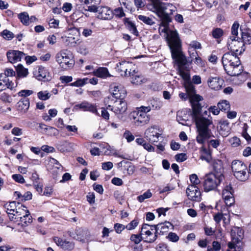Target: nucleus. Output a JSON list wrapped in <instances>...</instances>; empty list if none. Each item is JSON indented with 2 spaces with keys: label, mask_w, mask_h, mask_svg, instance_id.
I'll list each match as a JSON object with an SVG mask.
<instances>
[{
  "label": "nucleus",
  "mask_w": 251,
  "mask_h": 251,
  "mask_svg": "<svg viewBox=\"0 0 251 251\" xmlns=\"http://www.w3.org/2000/svg\"><path fill=\"white\" fill-rule=\"evenodd\" d=\"M193 112L194 121L197 129L198 135L197 142L203 145L205 141L214 137L209 126L212 124L211 120L203 117L202 111H192Z\"/></svg>",
  "instance_id": "1"
},
{
  "label": "nucleus",
  "mask_w": 251,
  "mask_h": 251,
  "mask_svg": "<svg viewBox=\"0 0 251 251\" xmlns=\"http://www.w3.org/2000/svg\"><path fill=\"white\" fill-rule=\"evenodd\" d=\"M222 62L226 73L230 76H236L243 72V67L238 55L230 52L225 53Z\"/></svg>",
  "instance_id": "2"
},
{
  "label": "nucleus",
  "mask_w": 251,
  "mask_h": 251,
  "mask_svg": "<svg viewBox=\"0 0 251 251\" xmlns=\"http://www.w3.org/2000/svg\"><path fill=\"white\" fill-rule=\"evenodd\" d=\"M174 62L177 66L179 75L185 81H189L190 75L189 70L185 65L188 61L181 50V48L171 50Z\"/></svg>",
  "instance_id": "3"
},
{
  "label": "nucleus",
  "mask_w": 251,
  "mask_h": 251,
  "mask_svg": "<svg viewBox=\"0 0 251 251\" xmlns=\"http://www.w3.org/2000/svg\"><path fill=\"white\" fill-rule=\"evenodd\" d=\"M231 169L234 176L239 181H245L250 177L249 169L242 161L235 160L232 162Z\"/></svg>",
  "instance_id": "4"
},
{
  "label": "nucleus",
  "mask_w": 251,
  "mask_h": 251,
  "mask_svg": "<svg viewBox=\"0 0 251 251\" xmlns=\"http://www.w3.org/2000/svg\"><path fill=\"white\" fill-rule=\"evenodd\" d=\"M55 59L60 67L64 70L71 68L75 64L73 54L67 50H62L58 52L55 56Z\"/></svg>",
  "instance_id": "5"
},
{
  "label": "nucleus",
  "mask_w": 251,
  "mask_h": 251,
  "mask_svg": "<svg viewBox=\"0 0 251 251\" xmlns=\"http://www.w3.org/2000/svg\"><path fill=\"white\" fill-rule=\"evenodd\" d=\"M203 178V187L206 192L215 190L223 179L214 175L213 172L206 174Z\"/></svg>",
  "instance_id": "6"
},
{
  "label": "nucleus",
  "mask_w": 251,
  "mask_h": 251,
  "mask_svg": "<svg viewBox=\"0 0 251 251\" xmlns=\"http://www.w3.org/2000/svg\"><path fill=\"white\" fill-rule=\"evenodd\" d=\"M150 111H131L128 116L134 120L137 126H143L148 124L150 120V115L147 113Z\"/></svg>",
  "instance_id": "7"
},
{
  "label": "nucleus",
  "mask_w": 251,
  "mask_h": 251,
  "mask_svg": "<svg viewBox=\"0 0 251 251\" xmlns=\"http://www.w3.org/2000/svg\"><path fill=\"white\" fill-rule=\"evenodd\" d=\"M227 47L233 54L236 55L241 54L245 50L244 43L241 42L240 39L229 38L227 41Z\"/></svg>",
  "instance_id": "8"
},
{
  "label": "nucleus",
  "mask_w": 251,
  "mask_h": 251,
  "mask_svg": "<svg viewBox=\"0 0 251 251\" xmlns=\"http://www.w3.org/2000/svg\"><path fill=\"white\" fill-rule=\"evenodd\" d=\"M66 32L68 35L66 42H68V45L75 46L81 42L80 38L79 29L75 27L69 28Z\"/></svg>",
  "instance_id": "9"
},
{
  "label": "nucleus",
  "mask_w": 251,
  "mask_h": 251,
  "mask_svg": "<svg viewBox=\"0 0 251 251\" xmlns=\"http://www.w3.org/2000/svg\"><path fill=\"white\" fill-rule=\"evenodd\" d=\"M234 191L231 184H226L222 191V198L227 206H231L235 202Z\"/></svg>",
  "instance_id": "10"
},
{
  "label": "nucleus",
  "mask_w": 251,
  "mask_h": 251,
  "mask_svg": "<svg viewBox=\"0 0 251 251\" xmlns=\"http://www.w3.org/2000/svg\"><path fill=\"white\" fill-rule=\"evenodd\" d=\"M186 193L188 199L193 201L199 202L201 200V192L197 186L189 185Z\"/></svg>",
  "instance_id": "11"
},
{
  "label": "nucleus",
  "mask_w": 251,
  "mask_h": 251,
  "mask_svg": "<svg viewBox=\"0 0 251 251\" xmlns=\"http://www.w3.org/2000/svg\"><path fill=\"white\" fill-rule=\"evenodd\" d=\"M156 126L149 127L145 132V138L149 142L153 144L158 141V138L160 136Z\"/></svg>",
  "instance_id": "12"
},
{
  "label": "nucleus",
  "mask_w": 251,
  "mask_h": 251,
  "mask_svg": "<svg viewBox=\"0 0 251 251\" xmlns=\"http://www.w3.org/2000/svg\"><path fill=\"white\" fill-rule=\"evenodd\" d=\"M207 84L211 90L218 91L222 89L224 80L219 76H210L207 79Z\"/></svg>",
  "instance_id": "13"
},
{
  "label": "nucleus",
  "mask_w": 251,
  "mask_h": 251,
  "mask_svg": "<svg viewBox=\"0 0 251 251\" xmlns=\"http://www.w3.org/2000/svg\"><path fill=\"white\" fill-rule=\"evenodd\" d=\"M52 240L57 246L64 251H72L75 248V243L73 242L69 241L66 239L63 240L58 236L53 237Z\"/></svg>",
  "instance_id": "14"
},
{
  "label": "nucleus",
  "mask_w": 251,
  "mask_h": 251,
  "mask_svg": "<svg viewBox=\"0 0 251 251\" xmlns=\"http://www.w3.org/2000/svg\"><path fill=\"white\" fill-rule=\"evenodd\" d=\"M109 92L111 96L117 99H124L126 95V91L122 87L112 84L110 85Z\"/></svg>",
  "instance_id": "15"
},
{
  "label": "nucleus",
  "mask_w": 251,
  "mask_h": 251,
  "mask_svg": "<svg viewBox=\"0 0 251 251\" xmlns=\"http://www.w3.org/2000/svg\"><path fill=\"white\" fill-rule=\"evenodd\" d=\"M168 43L171 50L181 48L180 41L176 31H171L169 35Z\"/></svg>",
  "instance_id": "16"
},
{
  "label": "nucleus",
  "mask_w": 251,
  "mask_h": 251,
  "mask_svg": "<svg viewBox=\"0 0 251 251\" xmlns=\"http://www.w3.org/2000/svg\"><path fill=\"white\" fill-rule=\"evenodd\" d=\"M113 11L107 6L98 7L97 17L103 20H109L113 17Z\"/></svg>",
  "instance_id": "17"
},
{
  "label": "nucleus",
  "mask_w": 251,
  "mask_h": 251,
  "mask_svg": "<svg viewBox=\"0 0 251 251\" xmlns=\"http://www.w3.org/2000/svg\"><path fill=\"white\" fill-rule=\"evenodd\" d=\"M193 113L192 111H177V121L182 125H185L190 118L194 121Z\"/></svg>",
  "instance_id": "18"
},
{
  "label": "nucleus",
  "mask_w": 251,
  "mask_h": 251,
  "mask_svg": "<svg viewBox=\"0 0 251 251\" xmlns=\"http://www.w3.org/2000/svg\"><path fill=\"white\" fill-rule=\"evenodd\" d=\"M33 74L34 76L39 80H45L50 79L48 70L44 67L39 66L34 71Z\"/></svg>",
  "instance_id": "19"
},
{
  "label": "nucleus",
  "mask_w": 251,
  "mask_h": 251,
  "mask_svg": "<svg viewBox=\"0 0 251 251\" xmlns=\"http://www.w3.org/2000/svg\"><path fill=\"white\" fill-rule=\"evenodd\" d=\"M217 129L221 136L226 137L229 134L230 131L229 123L226 120H220L218 124Z\"/></svg>",
  "instance_id": "20"
},
{
  "label": "nucleus",
  "mask_w": 251,
  "mask_h": 251,
  "mask_svg": "<svg viewBox=\"0 0 251 251\" xmlns=\"http://www.w3.org/2000/svg\"><path fill=\"white\" fill-rule=\"evenodd\" d=\"M211 165L212 166L213 174L221 178H224L223 175L224 168L223 163L221 160L215 159L212 161Z\"/></svg>",
  "instance_id": "21"
},
{
  "label": "nucleus",
  "mask_w": 251,
  "mask_h": 251,
  "mask_svg": "<svg viewBox=\"0 0 251 251\" xmlns=\"http://www.w3.org/2000/svg\"><path fill=\"white\" fill-rule=\"evenodd\" d=\"M132 66L131 63L126 61H122L117 64L118 70L122 73L121 75H124L125 76L130 75L131 74L130 68Z\"/></svg>",
  "instance_id": "22"
},
{
  "label": "nucleus",
  "mask_w": 251,
  "mask_h": 251,
  "mask_svg": "<svg viewBox=\"0 0 251 251\" xmlns=\"http://www.w3.org/2000/svg\"><path fill=\"white\" fill-rule=\"evenodd\" d=\"M24 55L23 52L15 50H9L6 53L8 61L12 63L20 61Z\"/></svg>",
  "instance_id": "23"
},
{
  "label": "nucleus",
  "mask_w": 251,
  "mask_h": 251,
  "mask_svg": "<svg viewBox=\"0 0 251 251\" xmlns=\"http://www.w3.org/2000/svg\"><path fill=\"white\" fill-rule=\"evenodd\" d=\"M202 100V97L199 95L192 96L190 97L189 100L193 110H201L203 107Z\"/></svg>",
  "instance_id": "24"
},
{
  "label": "nucleus",
  "mask_w": 251,
  "mask_h": 251,
  "mask_svg": "<svg viewBox=\"0 0 251 251\" xmlns=\"http://www.w3.org/2000/svg\"><path fill=\"white\" fill-rule=\"evenodd\" d=\"M4 208L6 209V211L8 214L9 218L11 221H15V218L14 217L15 211L18 207L17 202L15 201L9 202V203L4 204Z\"/></svg>",
  "instance_id": "25"
},
{
  "label": "nucleus",
  "mask_w": 251,
  "mask_h": 251,
  "mask_svg": "<svg viewBox=\"0 0 251 251\" xmlns=\"http://www.w3.org/2000/svg\"><path fill=\"white\" fill-rule=\"evenodd\" d=\"M14 87V83L12 81L3 75H0V92L7 88L12 89Z\"/></svg>",
  "instance_id": "26"
},
{
  "label": "nucleus",
  "mask_w": 251,
  "mask_h": 251,
  "mask_svg": "<svg viewBox=\"0 0 251 251\" xmlns=\"http://www.w3.org/2000/svg\"><path fill=\"white\" fill-rule=\"evenodd\" d=\"M200 159L202 160H205L207 162H210L212 160V152L209 147L206 148L202 146L200 148Z\"/></svg>",
  "instance_id": "27"
},
{
  "label": "nucleus",
  "mask_w": 251,
  "mask_h": 251,
  "mask_svg": "<svg viewBox=\"0 0 251 251\" xmlns=\"http://www.w3.org/2000/svg\"><path fill=\"white\" fill-rule=\"evenodd\" d=\"M18 208L17 207L15 211L14 217L15 218V221L14 222H17L19 221V219L20 217H22L26 213V211H29L27 207L23 204H20L19 202L17 203Z\"/></svg>",
  "instance_id": "28"
},
{
  "label": "nucleus",
  "mask_w": 251,
  "mask_h": 251,
  "mask_svg": "<svg viewBox=\"0 0 251 251\" xmlns=\"http://www.w3.org/2000/svg\"><path fill=\"white\" fill-rule=\"evenodd\" d=\"M116 99L111 96L106 98L104 99V103L105 107L103 108L104 110H113L114 107H117V104L121 103L119 101H115Z\"/></svg>",
  "instance_id": "29"
},
{
  "label": "nucleus",
  "mask_w": 251,
  "mask_h": 251,
  "mask_svg": "<svg viewBox=\"0 0 251 251\" xmlns=\"http://www.w3.org/2000/svg\"><path fill=\"white\" fill-rule=\"evenodd\" d=\"M131 76V82L136 85H140L147 82V79L142 75L135 73V71L130 74Z\"/></svg>",
  "instance_id": "30"
},
{
  "label": "nucleus",
  "mask_w": 251,
  "mask_h": 251,
  "mask_svg": "<svg viewBox=\"0 0 251 251\" xmlns=\"http://www.w3.org/2000/svg\"><path fill=\"white\" fill-rule=\"evenodd\" d=\"M124 21L126 26L128 30L135 36H138L139 35V32L135 23L129 18H125Z\"/></svg>",
  "instance_id": "31"
},
{
  "label": "nucleus",
  "mask_w": 251,
  "mask_h": 251,
  "mask_svg": "<svg viewBox=\"0 0 251 251\" xmlns=\"http://www.w3.org/2000/svg\"><path fill=\"white\" fill-rule=\"evenodd\" d=\"M93 74L98 77L103 79L111 76L108 69L105 67L99 68L93 72Z\"/></svg>",
  "instance_id": "32"
},
{
  "label": "nucleus",
  "mask_w": 251,
  "mask_h": 251,
  "mask_svg": "<svg viewBox=\"0 0 251 251\" xmlns=\"http://www.w3.org/2000/svg\"><path fill=\"white\" fill-rule=\"evenodd\" d=\"M157 225L159 226L160 233H161L162 235L166 234L168 232L170 226L172 227V229L174 228L173 225L171 222L168 221H165L164 223H159Z\"/></svg>",
  "instance_id": "33"
},
{
  "label": "nucleus",
  "mask_w": 251,
  "mask_h": 251,
  "mask_svg": "<svg viewBox=\"0 0 251 251\" xmlns=\"http://www.w3.org/2000/svg\"><path fill=\"white\" fill-rule=\"evenodd\" d=\"M27 213L24 215L20 219H19V223L18 225H22L23 226H26L32 222V218L30 215V213L29 211H26Z\"/></svg>",
  "instance_id": "34"
},
{
  "label": "nucleus",
  "mask_w": 251,
  "mask_h": 251,
  "mask_svg": "<svg viewBox=\"0 0 251 251\" xmlns=\"http://www.w3.org/2000/svg\"><path fill=\"white\" fill-rule=\"evenodd\" d=\"M74 108L75 110L84 109L85 110H97L95 105L84 101L75 105Z\"/></svg>",
  "instance_id": "35"
},
{
  "label": "nucleus",
  "mask_w": 251,
  "mask_h": 251,
  "mask_svg": "<svg viewBox=\"0 0 251 251\" xmlns=\"http://www.w3.org/2000/svg\"><path fill=\"white\" fill-rule=\"evenodd\" d=\"M190 54V57L192 59V61H194V62L198 66L202 67L204 66V62L202 60L201 58L198 56L197 52L195 50Z\"/></svg>",
  "instance_id": "36"
},
{
  "label": "nucleus",
  "mask_w": 251,
  "mask_h": 251,
  "mask_svg": "<svg viewBox=\"0 0 251 251\" xmlns=\"http://www.w3.org/2000/svg\"><path fill=\"white\" fill-rule=\"evenodd\" d=\"M29 106V100L25 98L21 100L17 104L18 110H28Z\"/></svg>",
  "instance_id": "37"
},
{
  "label": "nucleus",
  "mask_w": 251,
  "mask_h": 251,
  "mask_svg": "<svg viewBox=\"0 0 251 251\" xmlns=\"http://www.w3.org/2000/svg\"><path fill=\"white\" fill-rule=\"evenodd\" d=\"M16 71L19 77H25L28 74V69L24 67L21 64L18 65Z\"/></svg>",
  "instance_id": "38"
},
{
  "label": "nucleus",
  "mask_w": 251,
  "mask_h": 251,
  "mask_svg": "<svg viewBox=\"0 0 251 251\" xmlns=\"http://www.w3.org/2000/svg\"><path fill=\"white\" fill-rule=\"evenodd\" d=\"M240 26L239 23L235 21L232 25L231 28V36L229 38H234L235 39H240L238 37V29Z\"/></svg>",
  "instance_id": "39"
},
{
  "label": "nucleus",
  "mask_w": 251,
  "mask_h": 251,
  "mask_svg": "<svg viewBox=\"0 0 251 251\" xmlns=\"http://www.w3.org/2000/svg\"><path fill=\"white\" fill-rule=\"evenodd\" d=\"M18 18L24 25L27 26L29 25V16L26 12H23L19 13L18 15Z\"/></svg>",
  "instance_id": "40"
},
{
  "label": "nucleus",
  "mask_w": 251,
  "mask_h": 251,
  "mask_svg": "<svg viewBox=\"0 0 251 251\" xmlns=\"http://www.w3.org/2000/svg\"><path fill=\"white\" fill-rule=\"evenodd\" d=\"M138 19L144 24L148 25H152L155 24V22L152 18L145 15H138Z\"/></svg>",
  "instance_id": "41"
},
{
  "label": "nucleus",
  "mask_w": 251,
  "mask_h": 251,
  "mask_svg": "<svg viewBox=\"0 0 251 251\" xmlns=\"http://www.w3.org/2000/svg\"><path fill=\"white\" fill-rule=\"evenodd\" d=\"M242 40L241 42L245 44H251V33L248 31H242L241 33Z\"/></svg>",
  "instance_id": "42"
},
{
  "label": "nucleus",
  "mask_w": 251,
  "mask_h": 251,
  "mask_svg": "<svg viewBox=\"0 0 251 251\" xmlns=\"http://www.w3.org/2000/svg\"><path fill=\"white\" fill-rule=\"evenodd\" d=\"M51 94L47 91H41L37 93L38 98L42 100H46L49 99Z\"/></svg>",
  "instance_id": "43"
},
{
  "label": "nucleus",
  "mask_w": 251,
  "mask_h": 251,
  "mask_svg": "<svg viewBox=\"0 0 251 251\" xmlns=\"http://www.w3.org/2000/svg\"><path fill=\"white\" fill-rule=\"evenodd\" d=\"M139 223V220L138 218H135L132 221L126 226V228L128 230H131L135 229Z\"/></svg>",
  "instance_id": "44"
},
{
  "label": "nucleus",
  "mask_w": 251,
  "mask_h": 251,
  "mask_svg": "<svg viewBox=\"0 0 251 251\" xmlns=\"http://www.w3.org/2000/svg\"><path fill=\"white\" fill-rule=\"evenodd\" d=\"M143 239L142 235L140 233L137 234H132L130 237V241L135 244H138Z\"/></svg>",
  "instance_id": "45"
},
{
  "label": "nucleus",
  "mask_w": 251,
  "mask_h": 251,
  "mask_svg": "<svg viewBox=\"0 0 251 251\" xmlns=\"http://www.w3.org/2000/svg\"><path fill=\"white\" fill-rule=\"evenodd\" d=\"M151 227H152L153 230H154L155 231L153 233V237H152V239H150V241L151 242H155L156 239L158 238L159 235H162L161 233H160V229L159 228V226H157V225H152L151 226Z\"/></svg>",
  "instance_id": "46"
},
{
  "label": "nucleus",
  "mask_w": 251,
  "mask_h": 251,
  "mask_svg": "<svg viewBox=\"0 0 251 251\" xmlns=\"http://www.w3.org/2000/svg\"><path fill=\"white\" fill-rule=\"evenodd\" d=\"M88 78L78 79L75 81L70 84L71 86L81 87L88 83Z\"/></svg>",
  "instance_id": "47"
},
{
  "label": "nucleus",
  "mask_w": 251,
  "mask_h": 251,
  "mask_svg": "<svg viewBox=\"0 0 251 251\" xmlns=\"http://www.w3.org/2000/svg\"><path fill=\"white\" fill-rule=\"evenodd\" d=\"M115 101H119L120 103V104H117V107H114V109L115 110H126L127 106L125 100H123V99H116Z\"/></svg>",
  "instance_id": "48"
},
{
  "label": "nucleus",
  "mask_w": 251,
  "mask_h": 251,
  "mask_svg": "<svg viewBox=\"0 0 251 251\" xmlns=\"http://www.w3.org/2000/svg\"><path fill=\"white\" fill-rule=\"evenodd\" d=\"M219 110H228L230 109V104L228 101L223 100L218 103Z\"/></svg>",
  "instance_id": "49"
},
{
  "label": "nucleus",
  "mask_w": 251,
  "mask_h": 251,
  "mask_svg": "<svg viewBox=\"0 0 251 251\" xmlns=\"http://www.w3.org/2000/svg\"><path fill=\"white\" fill-rule=\"evenodd\" d=\"M152 225H149L146 223H143L141 227V230L139 232L142 235L146 234V232H149L150 230H153L152 227H151Z\"/></svg>",
  "instance_id": "50"
},
{
  "label": "nucleus",
  "mask_w": 251,
  "mask_h": 251,
  "mask_svg": "<svg viewBox=\"0 0 251 251\" xmlns=\"http://www.w3.org/2000/svg\"><path fill=\"white\" fill-rule=\"evenodd\" d=\"M126 111H114V112L118 119L122 121H125L128 115V113Z\"/></svg>",
  "instance_id": "51"
},
{
  "label": "nucleus",
  "mask_w": 251,
  "mask_h": 251,
  "mask_svg": "<svg viewBox=\"0 0 251 251\" xmlns=\"http://www.w3.org/2000/svg\"><path fill=\"white\" fill-rule=\"evenodd\" d=\"M203 230L205 235L210 237L215 236L216 230L213 229L211 227L206 226L203 227Z\"/></svg>",
  "instance_id": "52"
},
{
  "label": "nucleus",
  "mask_w": 251,
  "mask_h": 251,
  "mask_svg": "<svg viewBox=\"0 0 251 251\" xmlns=\"http://www.w3.org/2000/svg\"><path fill=\"white\" fill-rule=\"evenodd\" d=\"M186 90L187 94H188L189 99L192 96L198 95L196 94V90L194 86L191 84H189L186 86Z\"/></svg>",
  "instance_id": "53"
},
{
  "label": "nucleus",
  "mask_w": 251,
  "mask_h": 251,
  "mask_svg": "<svg viewBox=\"0 0 251 251\" xmlns=\"http://www.w3.org/2000/svg\"><path fill=\"white\" fill-rule=\"evenodd\" d=\"M1 35L5 39L11 40L14 37V34L9 30L5 29L1 32Z\"/></svg>",
  "instance_id": "54"
},
{
  "label": "nucleus",
  "mask_w": 251,
  "mask_h": 251,
  "mask_svg": "<svg viewBox=\"0 0 251 251\" xmlns=\"http://www.w3.org/2000/svg\"><path fill=\"white\" fill-rule=\"evenodd\" d=\"M212 34L214 38L218 39L223 36V31L220 28H216L213 30Z\"/></svg>",
  "instance_id": "55"
},
{
  "label": "nucleus",
  "mask_w": 251,
  "mask_h": 251,
  "mask_svg": "<svg viewBox=\"0 0 251 251\" xmlns=\"http://www.w3.org/2000/svg\"><path fill=\"white\" fill-rule=\"evenodd\" d=\"M229 142L233 147H237L241 144L240 139L236 136L230 139Z\"/></svg>",
  "instance_id": "56"
},
{
  "label": "nucleus",
  "mask_w": 251,
  "mask_h": 251,
  "mask_svg": "<svg viewBox=\"0 0 251 251\" xmlns=\"http://www.w3.org/2000/svg\"><path fill=\"white\" fill-rule=\"evenodd\" d=\"M12 179L16 182L19 183H24L25 180L22 175L20 174H14L12 176Z\"/></svg>",
  "instance_id": "57"
},
{
  "label": "nucleus",
  "mask_w": 251,
  "mask_h": 251,
  "mask_svg": "<svg viewBox=\"0 0 251 251\" xmlns=\"http://www.w3.org/2000/svg\"><path fill=\"white\" fill-rule=\"evenodd\" d=\"M247 129L248 126L247 124H245L242 131V136L245 138V139L247 141V142L249 143H250L251 142V137L248 133Z\"/></svg>",
  "instance_id": "58"
},
{
  "label": "nucleus",
  "mask_w": 251,
  "mask_h": 251,
  "mask_svg": "<svg viewBox=\"0 0 251 251\" xmlns=\"http://www.w3.org/2000/svg\"><path fill=\"white\" fill-rule=\"evenodd\" d=\"M123 137L126 139L127 142H130L133 141L135 138L134 135L128 130L125 131Z\"/></svg>",
  "instance_id": "59"
},
{
  "label": "nucleus",
  "mask_w": 251,
  "mask_h": 251,
  "mask_svg": "<svg viewBox=\"0 0 251 251\" xmlns=\"http://www.w3.org/2000/svg\"><path fill=\"white\" fill-rule=\"evenodd\" d=\"M190 180L192 184H190L189 185L197 186L200 183V180H199L197 175L196 174H192L190 175Z\"/></svg>",
  "instance_id": "60"
},
{
  "label": "nucleus",
  "mask_w": 251,
  "mask_h": 251,
  "mask_svg": "<svg viewBox=\"0 0 251 251\" xmlns=\"http://www.w3.org/2000/svg\"><path fill=\"white\" fill-rule=\"evenodd\" d=\"M166 238L170 241L172 242H176L178 241L179 237L174 232H170L168 236H166Z\"/></svg>",
  "instance_id": "61"
},
{
  "label": "nucleus",
  "mask_w": 251,
  "mask_h": 251,
  "mask_svg": "<svg viewBox=\"0 0 251 251\" xmlns=\"http://www.w3.org/2000/svg\"><path fill=\"white\" fill-rule=\"evenodd\" d=\"M114 228L116 232L120 234L126 228V226L119 223H116L114 225Z\"/></svg>",
  "instance_id": "62"
},
{
  "label": "nucleus",
  "mask_w": 251,
  "mask_h": 251,
  "mask_svg": "<svg viewBox=\"0 0 251 251\" xmlns=\"http://www.w3.org/2000/svg\"><path fill=\"white\" fill-rule=\"evenodd\" d=\"M87 201L91 205L93 204L95 202V195L94 192H89L86 196Z\"/></svg>",
  "instance_id": "63"
},
{
  "label": "nucleus",
  "mask_w": 251,
  "mask_h": 251,
  "mask_svg": "<svg viewBox=\"0 0 251 251\" xmlns=\"http://www.w3.org/2000/svg\"><path fill=\"white\" fill-rule=\"evenodd\" d=\"M175 159L177 162H182L187 159V156L184 153H178L175 155Z\"/></svg>",
  "instance_id": "64"
}]
</instances>
